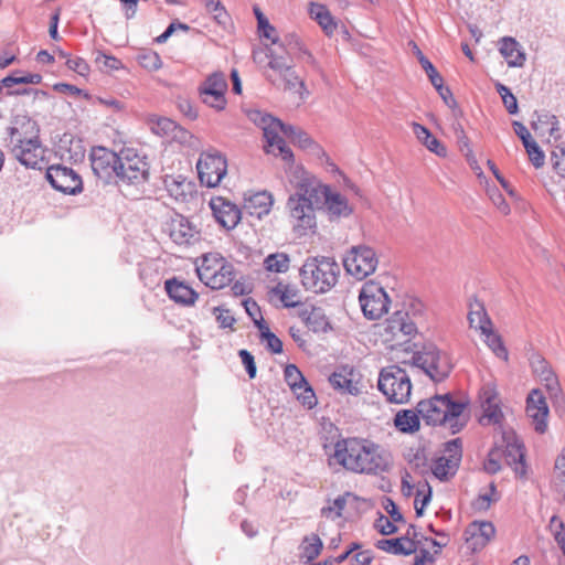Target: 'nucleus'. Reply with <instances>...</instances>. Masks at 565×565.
<instances>
[{"mask_svg": "<svg viewBox=\"0 0 565 565\" xmlns=\"http://www.w3.org/2000/svg\"><path fill=\"white\" fill-rule=\"evenodd\" d=\"M333 436L323 445L329 466H339L356 475L377 476L388 472L393 461L388 451L362 437H343L337 427L329 425Z\"/></svg>", "mask_w": 565, "mask_h": 565, "instance_id": "obj_1", "label": "nucleus"}, {"mask_svg": "<svg viewBox=\"0 0 565 565\" xmlns=\"http://www.w3.org/2000/svg\"><path fill=\"white\" fill-rule=\"evenodd\" d=\"M250 119L263 130L266 140V145L264 146L266 152L280 156L288 166L294 163V153L290 148L287 147L280 132L302 149H309L311 146H315L312 139L306 131L290 125H285L279 119L268 114L256 110L250 114Z\"/></svg>", "mask_w": 565, "mask_h": 565, "instance_id": "obj_2", "label": "nucleus"}, {"mask_svg": "<svg viewBox=\"0 0 565 565\" xmlns=\"http://www.w3.org/2000/svg\"><path fill=\"white\" fill-rule=\"evenodd\" d=\"M465 408V403L455 402L447 394L420 401L416 406L417 413L427 425L446 426L452 434L461 430L466 424L462 418Z\"/></svg>", "mask_w": 565, "mask_h": 565, "instance_id": "obj_3", "label": "nucleus"}, {"mask_svg": "<svg viewBox=\"0 0 565 565\" xmlns=\"http://www.w3.org/2000/svg\"><path fill=\"white\" fill-rule=\"evenodd\" d=\"M339 274V264L330 257L308 258L299 270L302 286L315 294L331 290L338 281Z\"/></svg>", "mask_w": 565, "mask_h": 565, "instance_id": "obj_4", "label": "nucleus"}, {"mask_svg": "<svg viewBox=\"0 0 565 565\" xmlns=\"http://www.w3.org/2000/svg\"><path fill=\"white\" fill-rule=\"evenodd\" d=\"M196 273L205 286L216 290L228 286L235 277L234 266L218 253L203 255Z\"/></svg>", "mask_w": 565, "mask_h": 565, "instance_id": "obj_5", "label": "nucleus"}, {"mask_svg": "<svg viewBox=\"0 0 565 565\" xmlns=\"http://www.w3.org/2000/svg\"><path fill=\"white\" fill-rule=\"evenodd\" d=\"M377 387L388 402L395 404L408 402L412 392L409 375L398 365H388L382 369Z\"/></svg>", "mask_w": 565, "mask_h": 565, "instance_id": "obj_6", "label": "nucleus"}, {"mask_svg": "<svg viewBox=\"0 0 565 565\" xmlns=\"http://www.w3.org/2000/svg\"><path fill=\"white\" fill-rule=\"evenodd\" d=\"M416 333V324L408 312L397 310L383 323L381 337L390 349H397L407 344Z\"/></svg>", "mask_w": 565, "mask_h": 565, "instance_id": "obj_7", "label": "nucleus"}, {"mask_svg": "<svg viewBox=\"0 0 565 565\" xmlns=\"http://www.w3.org/2000/svg\"><path fill=\"white\" fill-rule=\"evenodd\" d=\"M415 366L422 369L434 382L444 381L451 372L448 356L434 344H426L413 355Z\"/></svg>", "mask_w": 565, "mask_h": 565, "instance_id": "obj_8", "label": "nucleus"}, {"mask_svg": "<svg viewBox=\"0 0 565 565\" xmlns=\"http://www.w3.org/2000/svg\"><path fill=\"white\" fill-rule=\"evenodd\" d=\"M119 158L116 178L121 182L140 184L148 180L149 164L146 157L139 156L135 149L127 148L119 152Z\"/></svg>", "mask_w": 565, "mask_h": 565, "instance_id": "obj_9", "label": "nucleus"}, {"mask_svg": "<svg viewBox=\"0 0 565 565\" xmlns=\"http://www.w3.org/2000/svg\"><path fill=\"white\" fill-rule=\"evenodd\" d=\"M379 259L374 249L366 245L353 246L343 258L348 274L361 280L373 274Z\"/></svg>", "mask_w": 565, "mask_h": 565, "instance_id": "obj_10", "label": "nucleus"}, {"mask_svg": "<svg viewBox=\"0 0 565 565\" xmlns=\"http://www.w3.org/2000/svg\"><path fill=\"white\" fill-rule=\"evenodd\" d=\"M359 300L364 316L370 320L380 319L386 313L391 302L384 288L373 281L362 287Z\"/></svg>", "mask_w": 565, "mask_h": 565, "instance_id": "obj_11", "label": "nucleus"}, {"mask_svg": "<svg viewBox=\"0 0 565 565\" xmlns=\"http://www.w3.org/2000/svg\"><path fill=\"white\" fill-rule=\"evenodd\" d=\"M196 169L201 183L215 188L226 174L227 162L221 152L205 151L201 153Z\"/></svg>", "mask_w": 565, "mask_h": 565, "instance_id": "obj_12", "label": "nucleus"}, {"mask_svg": "<svg viewBox=\"0 0 565 565\" xmlns=\"http://www.w3.org/2000/svg\"><path fill=\"white\" fill-rule=\"evenodd\" d=\"M286 207L289 214V223L298 236L307 235L316 228L317 206L306 203L303 199L288 198Z\"/></svg>", "mask_w": 565, "mask_h": 565, "instance_id": "obj_13", "label": "nucleus"}, {"mask_svg": "<svg viewBox=\"0 0 565 565\" xmlns=\"http://www.w3.org/2000/svg\"><path fill=\"white\" fill-rule=\"evenodd\" d=\"M90 164L95 175L108 183L117 174V166L120 163L119 153L105 147H94L90 151Z\"/></svg>", "mask_w": 565, "mask_h": 565, "instance_id": "obj_14", "label": "nucleus"}, {"mask_svg": "<svg viewBox=\"0 0 565 565\" xmlns=\"http://www.w3.org/2000/svg\"><path fill=\"white\" fill-rule=\"evenodd\" d=\"M46 179L55 190L65 194H76L83 188L81 177L73 169L61 164L49 167Z\"/></svg>", "mask_w": 565, "mask_h": 565, "instance_id": "obj_15", "label": "nucleus"}, {"mask_svg": "<svg viewBox=\"0 0 565 565\" xmlns=\"http://www.w3.org/2000/svg\"><path fill=\"white\" fill-rule=\"evenodd\" d=\"M284 377L297 399L305 407L311 409L317 405V397L313 390L295 364L286 365L284 370Z\"/></svg>", "mask_w": 565, "mask_h": 565, "instance_id": "obj_16", "label": "nucleus"}, {"mask_svg": "<svg viewBox=\"0 0 565 565\" xmlns=\"http://www.w3.org/2000/svg\"><path fill=\"white\" fill-rule=\"evenodd\" d=\"M330 188L322 184L316 177L302 172L301 178L296 184V192L290 199H303L306 203L321 207Z\"/></svg>", "mask_w": 565, "mask_h": 565, "instance_id": "obj_17", "label": "nucleus"}, {"mask_svg": "<svg viewBox=\"0 0 565 565\" xmlns=\"http://www.w3.org/2000/svg\"><path fill=\"white\" fill-rule=\"evenodd\" d=\"M227 82L223 73H213L210 75L200 88L202 102L210 107L222 110L225 107V92Z\"/></svg>", "mask_w": 565, "mask_h": 565, "instance_id": "obj_18", "label": "nucleus"}, {"mask_svg": "<svg viewBox=\"0 0 565 565\" xmlns=\"http://www.w3.org/2000/svg\"><path fill=\"white\" fill-rule=\"evenodd\" d=\"M548 413L546 398L542 391L532 390L526 397V415L536 433L544 434L547 430Z\"/></svg>", "mask_w": 565, "mask_h": 565, "instance_id": "obj_19", "label": "nucleus"}, {"mask_svg": "<svg viewBox=\"0 0 565 565\" xmlns=\"http://www.w3.org/2000/svg\"><path fill=\"white\" fill-rule=\"evenodd\" d=\"M38 124L26 116H17L8 128L7 143L10 150L39 138Z\"/></svg>", "mask_w": 565, "mask_h": 565, "instance_id": "obj_20", "label": "nucleus"}, {"mask_svg": "<svg viewBox=\"0 0 565 565\" xmlns=\"http://www.w3.org/2000/svg\"><path fill=\"white\" fill-rule=\"evenodd\" d=\"M480 403L483 409V415L480 419L482 425H497L503 418V413L500 407V398L495 387L491 384H486L480 391Z\"/></svg>", "mask_w": 565, "mask_h": 565, "instance_id": "obj_21", "label": "nucleus"}, {"mask_svg": "<svg viewBox=\"0 0 565 565\" xmlns=\"http://www.w3.org/2000/svg\"><path fill=\"white\" fill-rule=\"evenodd\" d=\"M11 153L26 168L41 170L45 163V149L43 148L40 138L24 145L13 147Z\"/></svg>", "mask_w": 565, "mask_h": 565, "instance_id": "obj_22", "label": "nucleus"}, {"mask_svg": "<svg viewBox=\"0 0 565 565\" xmlns=\"http://www.w3.org/2000/svg\"><path fill=\"white\" fill-rule=\"evenodd\" d=\"M216 222L226 230H233L241 221L242 212L234 203L218 196L210 202Z\"/></svg>", "mask_w": 565, "mask_h": 565, "instance_id": "obj_23", "label": "nucleus"}, {"mask_svg": "<svg viewBox=\"0 0 565 565\" xmlns=\"http://www.w3.org/2000/svg\"><path fill=\"white\" fill-rule=\"evenodd\" d=\"M533 373L544 384L548 395L553 399L562 396V390L556 374L551 369L548 362L541 355H533L530 360Z\"/></svg>", "mask_w": 565, "mask_h": 565, "instance_id": "obj_24", "label": "nucleus"}, {"mask_svg": "<svg viewBox=\"0 0 565 565\" xmlns=\"http://www.w3.org/2000/svg\"><path fill=\"white\" fill-rule=\"evenodd\" d=\"M167 231L171 239L178 245H191L199 239L196 228L182 215L172 217L168 223Z\"/></svg>", "mask_w": 565, "mask_h": 565, "instance_id": "obj_25", "label": "nucleus"}, {"mask_svg": "<svg viewBox=\"0 0 565 565\" xmlns=\"http://www.w3.org/2000/svg\"><path fill=\"white\" fill-rule=\"evenodd\" d=\"M502 458L507 465L513 466L516 475L525 473L523 446L518 438L511 435L503 436Z\"/></svg>", "mask_w": 565, "mask_h": 565, "instance_id": "obj_26", "label": "nucleus"}, {"mask_svg": "<svg viewBox=\"0 0 565 565\" xmlns=\"http://www.w3.org/2000/svg\"><path fill=\"white\" fill-rule=\"evenodd\" d=\"M164 289L171 300L185 307L193 306L199 297L189 285L177 278L166 280Z\"/></svg>", "mask_w": 565, "mask_h": 565, "instance_id": "obj_27", "label": "nucleus"}, {"mask_svg": "<svg viewBox=\"0 0 565 565\" xmlns=\"http://www.w3.org/2000/svg\"><path fill=\"white\" fill-rule=\"evenodd\" d=\"M495 529L491 522L475 521L466 530L467 543L472 550L481 548L494 536Z\"/></svg>", "mask_w": 565, "mask_h": 565, "instance_id": "obj_28", "label": "nucleus"}, {"mask_svg": "<svg viewBox=\"0 0 565 565\" xmlns=\"http://www.w3.org/2000/svg\"><path fill=\"white\" fill-rule=\"evenodd\" d=\"M331 385L341 393L359 395L361 392L360 382L352 369L342 367L332 373L329 379Z\"/></svg>", "mask_w": 565, "mask_h": 565, "instance_id": "obj_29", "label": "nucleus"}, {"mask_svg": "<svg viewBox=\"0 0 565 565\" xmlns=\"http://www.w3.org/2000/svg\"><path fill=\"white\" fill-rule=\"evenodd\" d=\"M299 317L308 329L315 333L327 332L331 329L330 321L320 307L306 306L299 311Z\"/></svg>", "mask_w": 565, "mask_h": 565, "instance_id": "obj_30", "label": "nucleus"}, {"mask_svg": "<svg viewBox=\"0 0 565 565\" xmlns=\"http://www.w3.org/2000/svg\"><path fill=\"white\" fill-rule=\"evenodd\" d=\"M273 203V195L267 191H262L245 199L244 209L249 215L256 216L260 220L265 215L269 214Z\"/></svg>", "mask_w": 565, "mask_h": 565, "instance_id": "obj_31", "label": "nucleus"}, {"mask_svg": "<svg viewBox=\"0 0 565 565\" xmlns=\"http://www.w3.org/2000/svg\"><path fill=\"white\" fill-rule=\"evenodd\" d=\"M499 51L510 67H521L525 63V53L520 43L511 36L500 40Z\"/></svg>", "mask_w": 565, "mask_h": 565, "instance_id": "obj_32", "label": "nucleus"}, {"mask_svg": "<svg viewBox=\"0 0 565 565\" xmlns=\"http://www.w3.org/2000/svg\"><path fill=\"white\" fill-rule=\"evenodd\" d=\"M376 547L394 555H411L417 550L415 542L407 537L383 539L377 541Z\"/></svg>", "mask_w": 565, "mask_h": 565, "instance_id": "obj_33", "label": "nucleus"}, {"mask_svg": "<svg viewBox=\"0 0 565 565\" xmlns=\"http://www.w3.org/2000/svg\"><path fill=\"white\" fill-rule=\"evenodd\" d=\"M323 205L327 206L328 213L332 218L347 217L352 213L347 198L338 192H332L331 189L327 192Z\"/></svg>", "mask_w": 565, "mask_h": 565, "instance_id": "obj_34", "label": "nucleus"}, {"mask_svg": "<svg viewBox=\"0 0 565 565\" xmlns=\"http://www.w3.org/2000/svg\"><path fill=\"white\" fill-rule=\"evenodd\" d=\"M535 115L536 120H533L531 124L535 131L541 130L542 132H547L548 136L555 140L561 138L559 121L555 115L547 111L535 113Z\"/></svg>", "mask_w": 565, "mask_h": 565, "instance_id": "obj_35", "label": "nucleus"}, {"mask_svg": "<svg viewBox=\"0 0 565 565\" xmlns=\"http://www.w3.org/2000/svg\"><path fill=\"white\" fill-rule=\"evenodd\" d=\"M309 14L311 19L318 22L327 35H331L335 31L337 23L326 6L310 2Z\"/></svg>", "mask_w": 565, "mask_h": 565, "instance_id": "obj_36", "label": "nucleus"}, {"mask_svg": "<svg viewBox=\"0 0 565 565\" xmlns=\"http://www.w3.org/2000/svg\"><path fill=\"white\" fill-rule=\"evenodd\" d=\"M279 44L278 49L268 47L266 51V57L268 61L269 68L278 76L286 73L292 67L291 61L284 55L286 54L285 49Z\"/></svg>", "mask_w": 565, "mask_h": 565, "instance_id": "obj_37", "label": "nucleus"}, {"mask_svg": "<svg viewBox=\"0 0 565 565\" xmlns=\"http://www.w3.org/2000/svg\"><path fill=\"white\" fill-rule=\"evenodd\" d=\"M413 132L414 135L416 136V138L423 143L426 146V148L436 153L437 156H440V157H444L446 156V148L439 142V140L437 138H435L430 131L417 124V122H413Z\"/></svg>", "mask_w": 565, "mask_h": 565, "instance_id": "obj_38", "label": "nucleus"}, {"mask_svg": "<svg viewBox=\"0 0 565 565\" xmlns=\"http://www.w3.org/2000/svg\"><path fill=\"white\" fill-rule=\"evenodd\" d=\"M164 186L169 194L178 201H185L186 195L192 191L191 182H186L182 175L164 178Z\"/></svg>", "mask_w": 565, "mask_h": 565, "instance_id": "obj_39", "label": "nucleus"}, {"mask_svg": "<svg viewBox=\"0 0 565 565\" xmlns=\"http://www.w3.org/2000/svg\"><path fill=\"white\" fill-rule=\"evenodd\" d=\"M419 417L417 411H399L394 418L395 427L402 433H414L419 429Z\"/></svg>", "mask_w": 565, "mask_h": 565, "instance_id": "obj_40", "label": "nucleus"}, {"mask_svg": "<svg viewBox=\"0 0 565 565\" xmlns=\"http://www.w3.org/2000/svg\"><path fill=\"white\" fill-rule=\"evenodd\" d=\"M281 46L285 49L286 55L288 56L296 55L298 58H302L310 64H315L316 62L312 54L306 47L302 46L299 39L294 34L285 36Z\"/></svg>", "mask_w": 565, "mask_h": 565, "instance_id": "obj_41", "label": "nucleus"}, {"mask_svg": "<svg viewBox=\"0 0 565 565\" xmlns=\"http://www.w3.org/2000/svg\"><path fill=\"white\" fill-rule=\"evenodd\" d=\"M275 296H278L284 307L295 308L300 305V292L296 286L278 284L271 289Z\"/></svg>", "mask_w": 565, "mask_h": 565, "instance_id": "obj_42", "label": "nucleus"}, {"mask_svg": "<svg viewBox=\"0 0 565 565\" xmlns=\"http://www.w3.org/2000/svg\"><path fill=\"white\" fill-rule=\"evenodd\" d=\"M469 324L481 332H488L492 328V322L482 305H477L468 315Z\"/></svg>", "mask_w": 565, "mask_h": 565, "instance_id": "obj_43", "label": "nucleus"}, {"mask_svg": "<svg viewBox=\"0 0 565 565\" xmlns=\"http://www.w3.org/2000/svg\"><path fill=\"white\" fill-rule=\"evenodd\" d=\"M457 469L458 466L446 459V456L437 458L431 466L433 475L440 481H447L455 476Z\"/></svg>", "mask_w": 565, "mask_h": 565, "instance_id": "obj_44", "label": "nucleus"}, {"mask_svg": "<svg viewBox=\"0 0 565 565\" xmlns=\"http://www.w3.org/2000/svg\"><path fill=\"white\" fill-rule=\"evenodd\" d=\"M289 257L285 253H274L264 259L266 270L273 273H286L289 268Z\"/></svg>", "mask_w": 565, "mask_h": 565, "instance_id": "obj_45", "label": "nucleus"}, {"mask_svg": "<svg viewBox=\"0 0 565 565\" xmlns=\"http://www.w3.org/2000/svg\"><path fill=\"white\" fill-rule=\"evenodd\" d=\"M322 546V542L318 535L312 534L306 536L301 544V556L308 561H312L320 554Z\"/></svg>", "mask_w": 565, "mask_h": 565, "instance_id": "obj_46", "label": "nucleus"}, {"mask_svg": "<svg viewBox=\"0 0 565 565\" xmlns=\"http://www.w3.org/2000/svg\"><path fill=\"white\" fill-rule=\"evenodd\" d=\"M257 329L260 332L262 339L266 341V347L269 351L275 354L282 352V342L269 330L265 322H257Z\"/></svg>", "mask_w": 565, "mask_h": 565, "instance_id": "obj_47", "label": "nucleus"}, {"mask_svg": "<svg viewBox=\"0 0 565 565\" xmlns=\"http://www.w3.org/2000/svg\"><path fill=\"white\" fill-rule=\"evenodd\" d=\"M482 335L486 337V343L489 349L500 359L507 361L508 360V350L504 347L502 339L499 334L494 333L492 328L489 329L488 332H483Z\"/></svg>", "mask_w": 565, "mask_h": 565, "instance_id": "obj_48", "label": "nucleus"}, {"mask_svg": "<svg viewBox=\"0 0 565 565\" xmlns=\"http://www.w3.org/2000/svg\"><path fill=\"white\" fill-rule=\"evenodd\" d=\"M254 13L257 19V25L262 36L270 40L273 44H278L275 28L269 23L268 19L258 7H254Z\"/></svg>", "mask_w": 565, "mask_h": 565, "instance_id": "obj_49", "label": "nucleus"}, {"mask_svg": "<svg viewBox=\"0 0 565 565\" xmlns=\"http://www.w3.org/2000/svg\"><path fill=\"white\" fill-rule=\"evenodd\" d=\"M136 58L138 63L148 71H157L162 64L160 55L152 50H141Z\"/></svg>", "mask_w": 565, "mask_h": 565, "instance_id": "obj_50", "label": "nucleus"}, {"mask_svg": "<svg viewBox=\"0 0 565 565\" xmlns=\"http://www.w3.org/2000/svg\"><path fill=\"white\" fill-rule=\"evenodd\" d=\"M151 130L156 135L169 137L173 135L175 130H178V126L175 121L167 118V117H158L150 121Z\"/></svg>", "mask_w": 565, "mask_h": 565, "instance_id": "obj_51", "label": "nucleus"}, {"mask_svg": "<svg viewBox=\"0 0 565 565\" xmlns=\"http://www.w3.org/2000/svg\"><path fill=\"white\" fill-rule=\"evenodd\" d=\"M502 448L495 446L489 451L488 458L483 463V468L488 473H497L501 470Z\"/></svg>", "mask_w": 565, "mask_h": 565, "instance_id": "obj_52", "label": "nucleus"}, {"mask_svg": "<svg viewBox=\"0 0 565 565\" xmlns=\"http://www.w3.org/2000/svg\"><path fill=\"white\" fill-rule=\"evenodd\" d=\"M205 8L218 24H226L228 14L220 0H205Z\"/></svg>", "mask_w": 565, "mask_h": 565, "instance_id": "obj_53", "label": "nucleus"}, {"mask_svg": "<svg viewBox=\"0 0 565 565\" xmlns=\"http://www.w3.org/2000/svg\"><path fill=\"white\" fill-rule=\"evenodd\" d=\"M554 171L565 179V146H556L551 154Z\"/></svg>", "mask_w": 565, "mask_h": 565, "instance_id": "obj_54", "label": "nucleus"}, {"mask_svg": "<svg viewBox=\"0 0 565 565\" xmlns=\"http://www.w3.org/2000/svg\"><path fill=\"white\" fill-rule=\"evenodd\" d=\"M345 504H347L345 498L338 497L337 499L333 500V502L330 505L323 507L321 509V514H322V516H324L327 519H332V520L340 518L342 515V511L345 508Z\"/></svg>", "mask_w": 565, "mask_h": 565, "instance_id": "obj_55", "label": "nucleus"}, {"mask_svg": "<svg viewBox=\"0 0 565 565\" xmlns=\"http://www.w3.org/2000/svg\"><path fill=\"white\" fill-rule=\"evenodd\" d=\"M452 128L460 151L469 159L472 154V150L470 148L469 139L463 130V127L460 122H455Z\"/></svg>", "mask_w": 565, "mask_h": 565, "instance_id": "obj_56", "label": "nucleus"}, {"mask_svg": "<svg viewBox=\"0 0 565 565\" xmlns=\"http://www.w3.org/2000/svg\"><path fill=\"white\" fill-rule=\"evenodd\" d=\"M532 164L537 169L544 166L545 154L535 140L524 146Z\"/></svg>", "mask_w": 565, "mask_h": 565, "instance_id": "obj_57", "label": "nucleus"}, {"mask_svg": "<svg viewBox=\"0 0 565 565\" xmlns=\"http://www.w3.org/2000/svg\"><path fill=\"white\" fill-rule=\"evenodd\" d=\"M446 459L459 467L462 449L460 439H452L445 445Z\"/></svg>", "mask_w": 565, "mask_h": 565, "instance_id": "obj_58", "label": "nucleus"}, {"mask_svg": "<svg viewBox=\"0 0 565 565\" xmlns=\"http://www.w3.org/2000/svg\"><path fill=\"white\" fill-rule=\"evenodd\" d=\"M278 77L282 79L285 84V89H305V83L298 77L294 70V66L286 73L279 75Z\"/></svg>", "mask_w": 565, "mask_h": 565, "instance_id": "obj_59", "label": "nucleus"}, {"mask_svg": "<svg viewBox=\"0 0 565 565\" xmlns=\"http://www.w3.org/2000/svg\"><path fill=\"white\" fill-rule=\"evenodd\" d=\"M213 313L215 315V319L220 328H232V326L235 323V318L231 315V311L227 309L215 307L213 308Z\"/></svg>", "mask_w": 565, "mask_h": 565, "instance_id": "obj_60", "label": "nucleus"}, {"mask_svg": "<svg viewBox=\"0 0 565 565\" xmlns=\"http://www.w3.org/2000/svg\"><path fill=\"white\" fill-rule=\"evenodd\" d=\"M393 522L394 521L390 520L384 514H380L374 523V526L382 535H391L397 531V527Z\"/></svg>", "mask_w": 565, "mask_h": 565, "instance_id": "obj_61", "label": "nucleus"}, {"mask_svg": "<svg viewBox=\"0 0 565 565\" xmlns=\"http://www.w3.org/2000/svg\"><path fill=\"white\" fill-rule=\"evenodd\" d=\"M420 65L425 73L427 74L431 85L443 82L441 75L437 72L435 66L425 55H420Z\"/></svg>", "mask_w": 565, "mask_h": 565, "instance_id": "obj_62", "label": "nucleus"}, {"mask_svg": "<svg viewBox=\"0 0 565 565\" xmlns=\"http://www.w3.org/2000/svg\"><path fill=\"white\" fill-rule=\"evenodd\" d=\"M436 90L438 92L440 98L444 100V103L451 109L457 108V102L452 96V93L449 87L444 86V81L439 82L435 85H433Z\"/></svg>", "mask_w": 565, "mask_h": 565, "instance_id": "obj_63", "label": "nucleus"}, {"mask_svg": "<svg viewBox=\"0 0 565 565\" xmlns=\"http://www.w3.org/2000/svg\"><path fill=\"white\" fill-rule=\"evenodd\" d=\"M238 355L242 360V363H243L249 379H254L256 376V371H257L254 356L252 355L250 352H248L245 349L239 350Z\"/></svg>", "mask_w": 565, "mask_h": 565, "instance_id": "obj_64", "label": "nucleus"}]
</instances>
